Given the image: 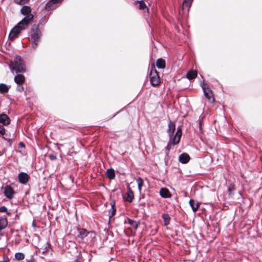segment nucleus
<instances>
[{"instance_id": "f257e3e1", "label": "nucleus", "mask_w": 262, "mask_h": 262, "mask_svg": "<svg viewBox=\"0 0 262 262\" xmlns=\"http://www.w3.org/2000/svg\"><path fill=\"white\" fill-rule=\"evenodd\" d=\"M176 129V126L172 122L170 121L168 124V134L170 137V141L169 143L166 146V149L167 150H169L170 148V144H172L173 145L178 144L181 139L182 136V130L180 127L178 128L176 133H175L173 137L172 135L174 133V132Z\"/></svg>"}, {"instance_id": "f03ea898", "label": "nucleus", "mask_w": 262, "mask_h": 262, "mask_svg": "<svg viewBox=\"0 0 262 262\" xmlns=\"http://www.w3.org/2000/svg\"><path fill=\"white\" fill-rule=\"evenodd\" d=\"M26 19H22L12 28L9 35L10 39L12 40L17 37L20 33L27 28L29 25L28 21Z\"/></svg>"}, {"instance_id": "7ed1b4c3", "label": "nucleus", "mask_w": 262, "mask_h": 262, "mask_svg": "<svg viewBox=\"0 0 262 262\" xmlns=\"http://www.w3.org/2000/svg\"><path fill=\"white\" fill-rule=\"evenodd\" d=\"M9 68L12 73L14 71L16 73H24L26 71L24 64L19 56L15 57L14 61L9 65Z\"/></svg>"}, {"instance_id": "20e7f679", "label": "nucleus", "mask_w": 262, "mask_h": 262, "mask_svg": "<svg viewBox=\"0 0 262 262\" xmlns=\"http://www.w3.org/2000/svg\"><path fill=\"white\" fill-rule=\"evenodd\" d=\"M41 34L39 28L37 27H33L31 32L32 47L34 49H36L38 43L39 41V38Z\"/></svg>"}, {"instance_id": "39448f33", "label": "nucleus", "mask_w": 262, "mask_h": 262, "mask_svg": "<svg viewBox=\"0 0 262 262\" xmlns=\"http://www.w3.org/2000/svg\"><path fill=\"white\" fill-rule=\"evenodd\" d=\"M20 12L25 16L23 19H27V20L28 21V24H30L34 17L33 15L31 13V8L29 6H25L21 9Z\"/></svg>"}, {"instance_id": "423d86ee", "label": "nucleus", "mask_w": 262, "mask_h": 262, "mask_svg": "<svg viewBox=\"0 0 262 262\" xmlns=\"http://www.w3.org/2000/svg\"><path fill=\"white\" fill-rule=\"evenodd\" d=\"M150 81L153 86H157L160 83V79L157 71L155 69H152L149 74Z\"/></svg>"}, {"instance_id": "0eeeda50", "label": "nucleus", "mask_w": 262, "mask_h": 262, "mask_svg": "<svg viewBox=\"0 0 262 262\" xmlns=\"http://www.w3.org/2000/svg\"><path fill=\"white\" fill-rule=\"evenodd\" d=\"M78 237H81V238H83L84 237H91L92 238H94L95 237V233L93 232H87L84 229H78Z\"/></svg>"}, {"instance_id": "6e6552de", "label": "nucleus", "mask_w": 262, "mask_h": 262, "mask_svg": "<svg viewBox=\"0 0 262 262\" xmlns=\"http://www.w3.org/2000/svg\"><path fill=\"white\" fill-rule=\"evenodd\" d=\"M4 193L7 198L11 199L14 196L15 191L11 186L7 185L4 188Z\"/></svg>"}, {"instance_id": "1a4fd4ad", "label": "nucleus", "mask_w": 262, "mask_h": 262, "mask_svg": "<svg viewBox=\"0 0 262 262\" xmlns=\"http://www.w3.org/2000/svg\"><path fill=\"white\" fill-rule=\"evenodd\" d=\"M19 182L23 184H26L29 180V176L25 172H21L18 174Z\"/></svg>"}, {"instance_id": "9d476101", "label": "nucleus", "mask_w": 262, "mask_h": 262, "mask_svg": "<svg viewBox=\"0 0 262 262\" xmlns=\"http://www.w3.org/2000/svg\"><path fill=\"white\" fill-rule=\"evenodd\" d=\"M10 119L9 117L5 114H2L0 115V123L3 124V125H7L9 124Z\"/></svg>"}, {"instance_id": "9b49d317", "label": "nucleus", "mask_w": 262, "mask_h": 262, "mask_svg": "<svg viewBox=\"0 0 262 262\" xmlns=\"http://www.w3.org/2000/svg\"><path fill=\"white\" fill-rule=\"evenodd\" d=\"M14 80L18 85H21L25 82V78L24 75L19 74L15 76Z\"/></svg>"}, {"instance_id": "f8f14e48", "label": "nucleus", "mask_w": 262, "mask_h": 262, "mask_svg": "<svg viewBox=\"0 0 262 262\" xmlns=\"http://www.w3.org/2000/svg\"><path fill=\"white\" fill-rule=\"evenodd\" d=\"M190 157L187 154L184 153L179 156V161L183 164L187 163L189 161Z\"/></svg>"}, {"instance_id": "ddd939ff", "label": "nucleus", "mask_w": 262, "mask_h": 262, "mask_svg": "<svg viewBox=\"0 0 262 262\" xmlns=\"http://www.w3.org/2000/svg\"><path fill=\"white\" fill-rule=\"evenodd\" d=\"M161 196L164 198H168L170 197V194L169 190L166 188H162L160 190Z\"/></svg>"}, {"instance_id": "4468645a", "label": "nucleus", "mask_w": 262, "mask_h": 262, "mask_svg": "<svg viewBox=\"0 0 262 262\" xmlns=\"http://www.w3.org/2000/svg\"><path fill=\"white\" fill-rule=\"evenodd\" d=\"M204 95L208 99V101L210 102H213L214 100V99L213 97V95L212 92L210 91V90H208L204 92Z\"/></svg>"}, {"instance_id": "2eb2a0df", "label": "nucleus", "mask_w": 262, "mask_h": 262, "mask_svg": "<svg viewBox=\"0 0 262 262\" xmlns=\"http://www.w3.org/2000/svg\"><path fill=\"white\" fill-rule=\"evenodd\" d=\"M197 71L196 70H192L188 72L186 74V77L189 80L195 78L197 76Z\"/></svg>"}, {"instance_id": "dca6fc26", "label": "nucleus", "mask_w": 262, "mask_h": 262, "mask_svg": "<svg viewBox=\"0 0 262 262\" xmlns=\"http://www.w3.org/2000/svg\"><path fill=\"white\" fill-rule=\"evenodd\" d=\"M127 196L126 198V201L132 202L134 199V195L133 192L131 190L130 188L128 189L127 193H126Z\"/></svg>"}, {"instance_id": "f3484780", "label": "nucleus", "mask_w": 262, "mask_h": 262, "mask_svg": "<svg viewBox=\"0 0 262 262\" xmlns=\"http://www.w3.org/2000/svg\"><path fill=\"white\" fill-rule=\"evenodd\" d=\"M111 208L109 210L108 214L110 218H111L115 214L116 209L115 207V203L114 202L111 203Z\"/></svg>"}, {"instance_id": "a211bd4d", "label": "nucleus", "mask_w": 262, "mask_h": 262, "mask_svg": "<svg viewBox=\"0 0 262 262\" xmlns=\"http://www.w3.org/2000/svg\"><path fill=\"white\" fill-rule=\"evenodd\" d=\"M156 66L159 69H164L165 68V61L162 58H159L157 60Z\"/></svg>"}, {"instance_id": "6ab92c4d", "label": "nucleus", "mask_w": 262, "mask_h": 262, "mask_svg": "<svg viewBox=\"0 0 262 262\" xmlns=\"http://www.w3.org/2000/svg\"><path fill=\"white\" fill-rule=\"evenodd\" d=\"M8 225V221L6 218L0 219V231L4 229Z\"/></svg>"}, {"instance_id": "aec40b11", "label": "nucleus", "mask_w": 262, "mask_h": 262, "mask_svg": "<svg viewBox=\"0 0 262 262\" xmlns=\"http://www.w3.org/2000/svg\"><path fill=\"white\" fill-rule=\"evenodd\" d=\"M189 204L193 212H195L198 209L199 205L198 203H196L194 200L192 199L190 200Z\"/></svg>"}, {"instance_id": "412c9836", "label": "nucleus", "mask_w": 262, "mask_h": 262, "mask_svg": "<svg viewBox=\"0 0 262 262\" xmlns=\"http://www.w3.org/2000/svg\"><path fill=\"white\" fill-rule=\"evenodd\" d=\"M106 174L107 177L110 179H113L115 177V171L112 168L107 170Z\"/></svg>"}, {"instance_id": "4be33fe9", "label": "nucleus", "mask_w": 262, "mask_h": 262, "mask_svg": "<svg viewBox=\"0 0 262 262\" xmlns=\"http://www.w3.org/2000/svg\"><path fill=\"white\" fill-rule=\"evenodd\" d=\"M128 223L130 225L131 227L134 230H136L138 228L139 223L137 222L128 219Z\"/></svg>"}, {"instance_id": "5701e85b", "label": "nucleus", "mask_w": 262, "mask_h": 262, "mask_svg": "<svg viewBox=\"0 0 262 262\" xmlns=\"http://www.w3.org/2000/svg\"><path fill=\"white\" fill-rule=\"evenodd\" d=\"M9 90V87L5 84H0V93H7Z\"/></svg>"}, {"instance_id": "b1692460", "label": "nucleus", "mask_w": 262, "mask_h": 262, "mask_svg": "<svg viewBox=\"0 0 262 262\" xmlns=\"http://www.w3.org/2000/svg\"><path fill=\"white\" fill-rule=\"evenodd\" d=\"M136 182L138 184V188L139 192H141L142 187L143 185V180L141 178H138L136 180Z\"/></svg>"}, {"instance_id": "393cba45", "label": "nucleus", "mask_w": 262, "mask_h": 262, "mask_svg": "<svg viewBox=\"0 0 262 262\" xmlns=\"http://www.w3.org/2000/svg\"><path fill=\"white\" fill-rule=\"evenodd\" d=\"M24 257L25 255L23 253L18 252L15 254V258L18 260H22Z\"/></svg>"}, {"instance_id": "a878e982", "label": "nucleus", "mask_w": 262, "mask_h": 262, "mask_svg": "<svg viewBox=\"0 0 262 262\" xmlns=\"http://www.w3.org/2000/svg\"><path fill=\"white\" fill-rule=\"evenodd\" d=\"M40 250L44 254L47 253L49 250V244L48 243H46L45 246L40 249Z\"/></svg>"}, {"instance_id": "bb28decb", "label": "nucleus", "mask_w": 262, "mask_h": 262, "mask_svg": "<svg viewBox=\"0 0 262 262\" xmlns=\"http://www.w3.org/2000/svg\"><path fill=\"white\" fill-rule=\"evenodd\" d=\"M162 217L164 221L165 225L167 226L169 224V216L167 214H164Z\"/></svg>"}, {"instance_id": "cd10ccee", "label": "nucleus", "mask_w": 262, "mask_h": 262, "mask_svg": "<svg viewBox=\"0 0 262 262\" xmlns=\"http://www.w3.org/2000/svg\"><path fill=\"white\" fill-rule=\"evenodd\" d=\"M191 3V0H184L183 4V7H187L189 8Z\"/></svg>"}, {"instance_id": "c85d7f7f", "label": "nucleus", "mask_w": 262, "mask_h": 262, "mask_svg": "<svg viewBox=\"0 0 262 262\" xmlns=\"http://www.w3.org/2000/svg\"><path fill=\"white\" fill-rule=\"evenodd\" d=\"M138 3L139 4V8L140 9L143 10V9H144L146 7V5L143 1H139Z\"/></svg>"}, {"instance_id": "c756f323", "label": "nucleus", "mask_w": 262, "mask_h": 262, "mask_svg": "<svg viewBox=\"0 0 262 262\" xmlns=\"http://www.w3.org/2000/svg\"><path fill=\"white\" fill-rule=\"evenodd\" d=\"M201 86L203 89L204 92L210 89L209 88L207 84L205 83L204 82H203L201 83Z\"/></svg>"}, {"instance_id": "7c9ffc66", "label": "nucleus", "mask_w": 262, "mask_h": 262, "mask_svg": "<svg viewBox=\"0 0 262 262\" xmlns=\"http://www.w3.org/2000/svg\"><path fill=\"white\" fill-rule=\"evenodd\" d=\"M29 0H14L15 2L19 5H23L26 4Z\"/></svg>"}, {"instance_id": "2f4dec72", "label": "nucleus", "mask_w": 262, "mask_h": 262, "mask_svg": "<svg viewBox=\"0 0 262 262\" xmlns=\"http://www.w3.org/2000/svg\"><path fill=\"white\" fill-rule=\"evenodd\" d=\"M5 133V129L3 126V125H0V134L2 135H4Z\"/></svg>"}, {"instance_id": "473e14b6", "label": "nucleus", "mask_w": 262, "mask_h": 262, "mask_svg": "<svg viewBox=\"0 0 262 262\" xmlns=\"http://www.w3.org/2000/svg\"><path fill=\"white\" fill-rule=\"evenodd\" d=\"M7 210V208L5 206H3L0 207V212H5Z\"/></svg>"}, {"instance_id": "72a5a7b5", "label": "nucleus", "mask_w": 262, "mask_h": 262, "mask_svg": "<svg viewBox=\"0 0 262 262\" xmlns=\"http://www.w3.org/2000/svg\"><path fill=\"white\" fill-rule=\"evenodd\" d=\"M17 91H18L19 92H22L24 91V88L23 86H22L21 85H18L17 88Z\"/></svg>"}, {"instance_id": "f704fd0d", "label": "nucleus", "mask_w": 262, "mask_h": 262, "mask_svg": "<svg viewBox=\"0 0 262 262\" xmlns=\"http://www.w3.org/2000/svg\"><path fill=\"white\" fill-rule=\"evenodd\" d=\"M19 146L20 147H25V144L23 142H20L19 143Z\"/></svg>"}, {"instance_id": "c9c22d12", "label": "nucleus", "mask_w": 262, "mask_h": 262, "mask_svg": "<svg viewBox=\"0 0 262 262\" xmlns=\"http://www.w3.org/2000/svg\"><path fill=\"white\" fill-rule=\"evenodd\" d=\"M27 262H36L35 260L33 259H31L29 260H27Z\"/></svg>"}, {"instance_id": "e433bc0d", "label": "nucleus", "mask_w": 262, "mask_h": 262, "mask_svg": "<svg viewBox=\"0 0 262 262\" xmlns=\"http://www.w3.org/2000/svg\"><path fill=\"white\" fill-rule=\"evenodd\" d=\"M0 262H9V259H5L2 261H0Z\"/></svg>"}]
</instances>
